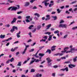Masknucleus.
I'll return each mask as SVG.
<instances>
[{
    "mask_svg": "<svg viewBox=\"0 0 77 77\" xmlns=\"http://www.w3.org/2000/svg\"><path fill=\"white\" fill-rule=\"evenodd\" d=\"M17 7L18 8H17L16 7H11L8 8V11H10L11 9V11H16L17 9H20V5H17Z\"/></svg>",
    "mask_w": 77,
    "mask_h": 77,
    "instance_id": "nucleus-1",
    "label": "nucleus"
},
{
    "mask_svg": "<svg viewBox=\"0 0 77 77\" xmlns=\"http://www.w3.org/2000/svg\"><path fill=\"white\" fill-rule=\"evenodd\" d=\"M46 60H47L48 65L49 66H51L52 63H50L52 62V60L50 59V58L48 57L46 58Z\"/></svg>",
    "mask_w": 77,
    "mask_h": 77,
    "instance_id": "nucleus-2",
    "label": "nucleus"
},
{
    "mask_svg": "<svg viewBox=\"0 0 77 77\" xmlns=\"http://www.w3.org/2000/svg\"><path fill=\"white\" fill-rule=\"evenodd\" d=\"M59 27H62V28H66L67 25L66 24H60L59 26Z\"/></svg>",
    "mask_w": 77,
    "mask_h": 77,
    "instance_id": "nucleus-3",
    "label": "nucleus"
},
{
    "mask_svg": "<svg viewBox=\"0 0 77 77\" xmlns=\"http://www.w3.org/2000/svg\"><path fill=\"white\" fill-rule=\"evenodd\" d=\"M17 18L16 17H14L12 21L11 22V24H14L16 22V21H17Z\"/></svg>",
    "mask_w": 77,
    "mask_h": 77,
    "instance_id": "nucleus-4",
    "label": "nucleus"
},
{
    "mask_svg": "<svg viewBox=\"0 0 77 77\" xmlns=\"http://www.w3.org/2000/svg\"><path fill=\"white\" fill-rule=\"evenodd\" d=\"M52 36H54V34H52V35H49V38L48 39V41H50L52 39Z\"/></svg>",
    "mask_w": 77,
    "mask_h": 77,
    "instance_id": "nucleus-5",
    "label": "nucleus"
},
{
    "mask_svg": "<svg viewBox=\"0 0 77 77\" xmlns=\"http://www.w3.org/2000/svg\"><path fill=\"white\" fill-rule=\"evenodd\" d=\"M46 17L47 18L45 19V21H47V20H50V15H46Z\"/></svg>",
    "mask_w": 77,
    "mask_h": 77,
    "instance_id": "nucleus-6",
    "label": "nucleus"
},
{
    "mask_svg": "<svg viewBox=\"0 0 77 77\" xmlns=\"http://www.w3.org/2000/svg\"><path fill=\"white\" fill-rule=\"evenodd\" d=\"M56 48V46H53L51 47V50L52 51H54V50H56V48Z\"/></svg>",
    "mask_w": 77,
    "mask_h": 77,
    "instance_id": "nucleus-7",
    "label": "nucleus"
},
{
    "mask_svg": "<svg viewBox=\"0 0 77 77\" xmlns=\"http://www.w3.org/2000/svg\"><path fill=\"white\" fill-rule=\"evenodd\" d=\"M69 48H68V47H66L64 49V51H61V53H65V52L66 53V49H68Z\"/></svg>",
    "mask_w": 77,
    "mask_h": 77,
    "instance_id": "nucleus-8",
    "label": "nucleus"
},
{
    "mask_svg": "<svg viewBox=\"0 0 77 77\" xmlns=\"http://www.w3.org/2000/svg\"><path fill=\"white\" fill-rule=\"evenodd\" d=\"M48 1H49V0H46L44 1L45 6H47V5H49V3H47Z\"/></svg>",
    "mask_w": 77,
    "mask_h": 77,
    "instance_id": "nucleus-9",
    "label": "nucleus"
},
{
    "mask_svg": "<svg viewBox=\"0 0 77 77\" xmlns=\"http://www.w3.org/2000/svg\"><path fill=\"white\" fill-rule=\"evenodd\" d=\"M21 33V32L19 31V32L17 34V38H20V37H21V36L20 35Z\"/></svg>",
    "mask_w": 77,
    "mask_h": 77,
    "instance_id": "nucleus-10",
    "label": "nucleus"
},
{
    "mask_svg": "<svg viewBox=\"0 0 77 77\" xmlns=\"http://www.w3.org/2000/svg\"><path fill=\"white\" fill-rule=\"evenodd\" d=\"M30 5V2H26L25 3V4L24 5V6L27 7V6H28Z\"/></svg>",
    "mask_w": 77,
    "mask_h": 77,
    "instance_id": "nucleus-11",
    "label": "nucleus"
},
{
    "mask_svg": "<svg viewBox=\"0 0 77 77\" xmlns=\"http://www.w3.org/2000/svg\"><path fill=\"white\" fill-rule=\"evenodd\" d=\"M75 66L73 64H70L69 65V67L70 68H72V67H75Z\"/></svg>",
    "mask_w": 77,
    "mask_h": 77,
    "instance_id": "nucleus-12",
    "label": "nucleus"
},
{
    "mask_svg": "<svg viewBox=\"0 0 77 77\" xmlns=\"http://www.w3.org/2000/svg\"><path fill=\"white\" fill-rule=\"evenodd\" d=\"M36 77H42V74H39V73L37 74L36 75Z\"/></svg>",
    "mask_w": 77,
    "mask_h": 77,
    "instance_id": "nucleus-13",
    "label": "nucleus"
},
{
    "mask_svg": "<svg viewBox=\"0 0 77 77\" xmlns=\"http://www.w3.org/2000/svg\"><path fill=\"white\" fill-rule=\"evenodd\" d=\"M21 62H19L17 64V66H21Z\"/></svg>",
    "mask_w": 77,
    "mask_h": 77,
    "instance_id": "nucleus-14",
    "label": "nucleus"
},
{
    "mask_svg": "<svg viewBox=\"0 0 77 77\" xmlns=\"http://www.w3.org/2000/svg\"><path fill=\"white\" fill-rule=\"evenodd\" d=\"M12 29H13L14 30H15H15H18V27L17 26H14L13 27H12Z\"/></svg>",
    "mask_w": 77,
    "mask_h": 77,
    "instance_id": "nucleus-15",
    "label": "nucleus"
},
{
    "mask_svg": "<svg viewBox=\"0 0 77 77\" xmlns=\"http://www.w3.org/2000/svg\"><path fill=\"white\" fill-rule=\"evenodd\" d=\"M38 55L39 56H41V57H43V56L45 55V54L40 53Z\"/></svg>",
    "mask_w": 77,
    "mask_h": 77,
    "instance_id": "nucleus-16",
    "label": "nucleus"
},
{
    "mask_svg": "<svg viewBox=\"0 0 77 77\" xmlns=\"http://www.w3.org/2000/svg\"><path fill=\"white\" fill-rule=\"evenodd\" d=\"M8 2H9L10 3H13L14 2V1H12L11 0H7Z\"/></svg>",
    "mask_w": 77,
    "mask_h": 77,
    "instance_id": "nucleus-17",
    "label": "nucleus"
},
{
    "mask_svg": "<svg viewBox=\"0 0 77 77\" xmlns=\"http://www.w3.org/2000/svg\"><path fill=\"white\" fill-rule=\"evenodd\" d=\"M51 24H49L48 25L46 26L47 27V28L46 29H49V28H50V27H51Z\"/></svg>",
    "mask_w": 77,
    "mask_h": 77,
    "instance_id": "nucleus-18",
    "label": "nucleus"
},
{
    "mask_svg": "<svg viewBox=\"0 0 77 77\" xmlns=\"http://www.w3.org/2000/svg\"><path fill=\"white\" fill-rule=\"evenodd\" d=\"M34 15L37 16V17H40V15H39V14L37 13L34 14Z\"/></svg>",
    "mask_w": 77,
    "mask_h": 77,
    "instance_id": "nucleus-19",
    "label": "nucleus"
},
{
    "mask_svg": "<svg viewBox=\"0 0 77 77\" xmlns=\"http://www.w3.org/2000/svg\"><path fill=\"white\" fill-rule=\"evenodd\" d=\"M52 18H54V20H56L57 19V17L56 16H52Z\"/></svg>",
    "mask_w": 77,
    "mask_h": 77,
    "instance_id": "nucleus-20",
    "label": "nucleus"
},
{
    "mask_svg": "<svg viewBox=\"0 0 77 77\" xmlns=\"http://www.w3.org/2000/svg\"><path fill=\"white\" fill-rule=\"evenodd\" d=\"M35 60H36V59H35L34 60H31L30 63L29 64V65H31V64H32L33 63H34V62H35Z\"/></svg>",
    "mask_w": 77,
    "mask_h": 77,
    "instance_id": "nucleus-21",
    "label": "nucleus"
},
{
    "mask_svg": "<svg viewBox=\"0 0 77 77\" xmlns=\"http://www.w3.org/2000/svg\"><path fill=\"white\" fill-rule=\"evenodd\" d=\"M0 38H5V35H1L0 36Z\"/></svg>",
    "mask_w": 77,
    "mask_h": 77,
    "instance_id": "nucleus-22",
    "label": "nucleus"
},
{
    "mask_svg": "<svg viewBox=\"0 0 77 77\" xmlns=\"http://www.w3.org/2000/svg\"><path fill=\"white\" fill-rule=\"evenodd\" d=\"M64 71H66V72H68V71H69L68 67H66L64 69Z\"/></svg>",
    "mask_w": 77,
    "mask_h": 77,
    "instance_id": "nucleus-23",
    "label": "nucleus"
},
{
    "mask_svg": "<svg viewBox=\"0 0 77 77\" xmlns=\"http://www.w3.org/2000/svg\"><path fill=\"white\" fill-rule=\"evenodd\" d=\"M45 34H46V35H51V32H47L45 33Z\"/></svg>",
    "mask_w": 77,
    "mask_h": 77,
    "instance_id": "nucleus-24",
    "label": "nucleus"
},
{
    "mask_svg": "<svg viewBox=\"0 0 77 77\" xmlns=\"http://www.w3.org/2000/svg\"><path fill=\"white\" fill-rule=\"evenodd\" d=\"M70 51H71V53H73L72 51H75V48H72L70 49Z\"/></svg>",
    "mask_w": 77,
    "mask_h": 77,
    "instance_id": "nucleus-25",
    "label": "nucleus"
},
{
    "mask_svg": "<svg viewBox=\"0 0 77 77\" xmlns=\"http://www.w3.org/2000/svg\"><path fill=\"white\" fill-rule=\"evenodd\" d=\"M48 52L49 54H50L51 53V51H50V50L48 49L46 51V53H48Z\"/></svg>",
    "mask_w": 77,
    "mask_h": 77,
    "instance_id": "nucleus-26",
    "label": "nucleus"
},
{
    "mask_svg": "<svg viewBox=\"0 0 77 77\" xmlns=\"http://www.w3.org/2000/svg\"><path fill=\"white\" fill-rule=\"evenodd\" d=\"M34 27V26L33 25H32L29 26L28 28L29 29H32V27Z\"/></svg>",
    "mask_w": 77,
    "mask_h": 77,
    "instance_id": "nucleus-27",
    "label": "nucleus"
},
{
    "mask_svg": "<svg viewBox=\"0 0 77 77\" xmlns=\"http://www.w3.org/2000/svg\"><path fill=\"white\" fill-rule=\"evenodd\" d=\"M41 28V25H39L37 26V29L38 30H39Z\"/></svg>",
    "mask_w": 77,
    "mask_h": 77,
    "instance_id": "nucleus-28",
    "label": "nucleus"
},
{
    "mask_svg": "<svg viewBox=\"0 0 77 77\" xmlns=\"http://www.w3.org/2000/svg\"><path fill=\"white\" fill-rule=\"evenodd\" d=\"M39 61H41V60H39V59H37L36 60L35 59V62L37 63V62H39Z\"/></svg>",
    "mask_w": 77,
    "mask_h": 77,
    "instance_id": "nucleus-29",
    "label": "nucleus"
},
{
    "mask_svg": "<svg viewBox=\"0 0 77 77\" xmlns=\"http://www.w3.org/2000/svg\"><path fill=\"white\" fill-rule=\"evenodd\" d=\"M65 22V21L63 20H61L60 21V23L61 24L62 23H63Z\"/></svg>",
    "mask_w": 77,
    "mask_h": 77,
    "instance_id": "nucleus-30",
    "label": "nucleus"
},
{
    "mask_svg": "<svg viewBox=\"0 0 77 77\" xmlns=\"http://www.w3.org/2000/svg\"><path fill=\"white\" fill-rule=\"evenodd\" d=\"M35 71V70H34V69H32L31 70V72H34Z\"/></svg>",
    "mask_w": 77,
    "mask_h": 77,
    "instance_id": "nucleus-31",
    "label": "nucleus"
},
{
    "mask_svg": "<svg viewBox=\"0 0 77 77\" xmlns=\"http://www.w3.org/2000/svg\"><path fill=\"white\" fill-rule=\"evenodd\" d=\"M26 50H27L26 49H24V51L22 52L23 54H25V53H26Z\"/></svg>",
    "mask_w": 77,
    "mask_h": 77,
    "instance_id": "nucleus-32",
    "label": "nucleus"
},
{
    "mask_svg": "<svg viewBox=\"0 0 77 77\" xmlns=\"http://www.w3.org/2000/svg\"><path fill=\"white\" fill-rule=\"evenodd\" d=\"M35 0H31L30 1V3H33L34 2H35Z\"/></svg>",
    "mask_w": 77,
    "mask_h": 77,
    "instance_id": "nucleus-33",
    "label": "nucleus"
},
{
    "mask_svg": "<svg viewBox=\"0 0 77 77\" xmlns=\"http://www.w3.org/2000/svg\"><path fill=\"white\" fill-rule=\"evenodd\" d=\"M17 19L21 20L22 18V17L21 16H18L17 18Z\"/></svg>",
    "mask_w": 77,
    "mask_h": 77,
    "instance_id": "nucleus-34",
    "label": "nucleus"
},
{
    "mask_svg": "<svg viewBox=\"0 0 77 77\" xmlns=\"http://www.w3.org/2000/svg\"><path fill=\"white\" fill-rule=\"evenodd\" d=\"M5 27H10V25L9 24H8L7 25H6L5 26Z\"/></svg>",
    "mask_w": 77,
    "mask_h": 77,
    "instance_id": "nucleus-35",
    "label": "nucleus"
},
{
    "mask_svg": "<svg viewBox=\"0 0 77 77\" xmlns=\"http://www.w3.org/2000/svg\"><path fill=\"white\" fill-rule=\"evenodd\" d=\"M14 59L13 57L10 60V61L11 62H14Z\"/></svg>",
    "mask_w": 77,
    "mask_h": 77,
    "instance_id": "nucleus-36",
    "label": "nucleus"
},
{
    "mask_svg": "<svg viewBox=\"0 0 77 77\" xmlns=\"http://www.w3.org/2000/svg\"><path fill=\"white\" fill-rule=\"evenodd\" d=\"M77 29V26H75L73 27L72 28V30H75V29Z\"/></svg>",
    "mask_w": 77,
    "mask_h": 77,
    "instance_id": "nucleus-37",
    "label": "nucleus"
},
{
    "mask_svg": "<svg viewBox=\"0 0 77 77\" xmlns=\"http://www.w3.org/2000/svg\"><path fill=\"white\" fill-rule=\"evenodd\" d=\"M35 49H32L31 50L29 51V52H33Z\"/></svg>",
    "mask_w": 77,
    "mask_h": 77,
    "instance_id": "nucleus-38",
    "label": "nucleus"
},
{
    "mask_svg": "<svg viewBox=\"0 0 77 77\" xmlns=\"http://www.w3.org/2000/svg\"><path fill=\"white\" fill-rule=\"evenodd\" d=\"M59 31H58V30L55 31L54 32V33L55 34H56V33H59Z\"/></svg>",
    "mask_w": 77,
    "mask_h": 77,
    "instance_id": "nucleus-39",
    "label": "nucleus"
},
{
    "mask_svg": "<svg viewBox=\"0 0 77 77\" xmlns=\"http://www.w3.org/2000/svg\"><path fill=\"white\" fill-rule=\"evenodd\" d=\"M42 41L43 42H45L46 41V40L45 39H42L41 40H40V42H42Z\"/></svg>",
    "mask_w": 77,
    "mask_h": 77,
    "instance_id": "nucleus-40",
    "label": "nucleus"
},
{
    "mask_svg": "<svg viewBox=\"0 0 77 77\" xmlns=\"http://www.w3.org/2000/svg\"><path fill=\"white\" fill-rule=\"evenodd\" d=\"M25 21L26 23H29L30 22V20L29 19H26Z\"/></svg>",
    "mask_w": 77,
    "mask_h": 77,
    "instance_id": "nucleus-41",
    "label": "nucleus"
},
{
    "mask_svg": "<svg viewBox=\"0 0 77 77\" xmlns=\"http://www.w3.org/2000/svg\"><path fill=\"white\" fill-rule=\"evenodd\" d=\"M57 11L58 13H60V11L59 9H57Z\"/></svg>",
    "mask_w": 77,
    "mask_h": 77,
    "instance_id": "nucleus-42",
    "label": "nucleus"
},
{
    "mask_svg": "<svg viewBox=\"0 0 77 77\" xmlns=\"http://www.w3.org/2000/svg\"><path fill=\"white\" fill-rule=\"evenodd\" d=\"M22 12H23V11H20L17 12V14H21V13H22Z\"/></svg>",
    "mask_w": 77,
    "mask_h": 77,
    "instance_id": "nucleus-43",
    "label": "nucleus"
},
{
    "mask_svg": "<svg viewBox=\"0 0 77 77\" xmlns=\"http://www.w3.org/2000/svg\"><path fill=\"white\" fill-rule=\"evenodd\" d=\"M14 31H15V29H11L10 30V32H11V33H13V32H14Z\"/></svg>",
    "mask_w": 77,
    "mask_h": 77,
    "instance_id": "nucleus-44",
    "label": "nucleus"
},
{
    "mask_svg": "<svg viewBox=\"0 0 77 77\" xmlns=\"http://www.w3.org/2000/svg\"><path fill=\"white\" fill-rule=\"evenodd\" d=\"M30 18V16H28L26 17V19H29Z\"/></svg>",
    "mask_w": 77,
    "mask_h": 77,
    "instance_id": "nucleus-45",
    "label": "nucleus"
},
{
    "mask_svg": "<svg viewBox=\"0 0 77 77\" xmlns=\"http://www.w3.org/2000/svg\"><path fill=\"white\" fill-rule=\"evenodd\" d=\"M54 5H53V4H51L49 5V7L50 8V7H51L52 6H53Z\"/></svg>",
    "mask_w": 77,
    "mask_h": 77,
    "instance_id": "nucleus-46",
    "label": "nucleus"
},
{
    "mask_svg": "<svg viewBox=\"0 0 77 77\" xmlns=\"http://www.w3.org/2000/svg\"><path fill=\"white\" fill-rule=\"evenodd\" d=\"M12 40V37H10L8 39H7V40L8 41H10V40Z\"/></svg>",
    "mask_w": 77,
    "mask_h": 77,
    "instance_id": "nucleus-47",
    "label": "nucleus"
},
{
    "mask_svg": "<svg viewBox=\"0 0 77 77\" xmlns=\"http://www.w3.org/2000/svg\"><path fill=\"white\" fill-rule=\"evenodd\" d=\"M76 61H77V59H76V57L75 58H73V61L75 62Z\"/></svg>",
    "mask_w": 77,
    "mask_h": 77,
    "instance_id": "nucleus-48",
    "label": "nucleus"
},
{
    "mask_svg": "<svg viewBox=\"0 0 77 77\" xmlns=\"http://www.w3.org/2000/svg\"><path fill=\"white\" fill-rule=\"evenodd\" d=\"M9 62H10V60H8L6 62V64H8L9 63Z\"/></svg>",
    "mask_w": 77,
    "mask_h": 77,
    "instance_id": "nucleus-49",
    "label": "nucleus"
},
{
    "mask_svg": "<svg viewBox=\"0 0 77 77\" xmlns=\"http://www.w3.org/2000/svg\"><path fill=\"white\" fill-rule=\"evenodd\" d=\"M29 47V45H26L25 49H26V50H27V48H28V47Z\"/></svg>",
    "mask_w": 77,
    "mask_h": 77,
    "instance_id": "nucleus-50",
    "label": "nucleus"
},
{
    "mask_svg": "<svg viewBox=\"0 0 77 77\" xmlns=\"http://www.w3.org/2000/svg\"><path fill=\"white\" fill-rule=\"evenodd\" d=\"M47 36H45L44 37H43V38H44V39H45V40H46V39H47Z\"/></svg>",
    "mask_w": 77,
    "mask_h": 77,
    "instance_id": "nucleus-51",
    "label": "nucleus"
},
{
    "mask_svg": "<svg viewBox=\"0 0 77 77\" xmlns=\"http://www.w3.org/2000/svg\"><path fill=\"white\" fill-rule=\"evenodd\" d=\"M76 2H77V1H75L72 2L71 3V4H74V3H75Z\"/></svg>",
    "mask_w": 77,
    "mask_h": 77,
    "instance_id": "nucleus-52",
    "label": "nucleus"
},
{
    "mask_svg": "<svg viewBox=\"0 0 77 77\" xmlns=\"http://www.w3.org/2000/svg\"><path fill=\"white\" fill-rule=\"evenodd\" d=\"M21 77H28V76H26V75H22Z\"/></svg>",
    "mask_w": 77,
    "mask_h": 77,
    "instance_id": "nucleus-53",
    "label": "nucleus"
},
{
    "mask_svg": "<svg viewBox=\"0 0 77 77\" xmlns=\"http://www.w3.org/2000/svg\"><path fill=\"white\" fill-rule=\"evenodd\" d=\"M65 63H71V62L70 61H68L65 62Z\"/></svg>",
    "mask_w": 77,
    "mask_h": 77,
    "instance_id": "nucleus-54",
    "label": "nucleus"
},
{
    "mask_svg": "<svg viewBox=\"0 0 77 77\" xmlns=\"http://www.w3.org/2000/svg\"><path fill=\"white\" fill-rule=\"evenodd\" d=\"M67 36H68V35H66L64 36L63 38H66V37H67Z\"/></svg>",
    "mask_w": 77,
    "mask_h": 77,
    "instance_id": "nucleus-55",
    "label": "nucleus"
},
{
    "mask_svg": "<svg viewBox=\"0 0 77 77\" xmlns=\"http://www.w3.org/2000/svg\"><path fill=\"white\" fill-rule=\"evenodd\" d=\"M6 41H8V40H2V42H6Z\"/></svg>",
    "mask_w": 77,
    "mask_h": 77,
    "instance_id": "nucleus-56",
    "label": "nucleus"
},
{
    "mask_svg": "<svg viewBox=\"0 0 77 77\" xmlns=\"http://www.w3.org/2000/svg\"><path fill=\"white\" fill-rule=\"evenodd\" d=\"M36 29H34L32 31V33H35V32H36Z\"/></svg>",
    "mask_w": 77,
    "mask_h": 77,
    "instance_id": "nucleus-57",
    "label": "nucleus"
},
{
    "mask_svg": "<svg viewBox=\"0 0 77 77\" xmlns=\"http://www.w3.org/2000/svg\"><path fill=\"white\" fill-rule=\"evenodd\" d=\"M36 44V42H34L33 44L31 45V46H34Z\"/></svg>",
    "mask_w": 77,
    "mask_h": 77,
    "instance_id": "nucleus-58",
    "label": "nucleus"
},
{
    "mask_svg": "<svg viewBox=\"0 0 77 77\" xmlns=\"http://www.w3.org/2000/svg\"><path fill=\"white\" fill-rule=\"evenodd\" d=\"M58 55H59V53H58L57 54H54V56H58Z\"/></svg>",
    "mask_w": 77,
    "mask_h": 77,
    "instance_id": "nucleus-59",
    "label": "nucleus"
},
{
    "mask_svg": "<svg viewBox=\"0 0 77 77\" xmlns=\"http://www.w3.org/2000/svg\"><path fill=\"white\" fill-rule=\"evenodd\" d=\"M33 9H37V7L36 6H34L32 8Z\"/></svg>",
    "mask_w": 77,
    "mask_h": 77,
    "instance_id": "nucleus-60",
    "label": "nucleus"
},
{
    "mask_svg": "<svg viewBox=\"0 0 77 77\" xmlns=\"http://www.w3.org/2000/svg\"><path fill=\"white\" fill-rule=\"evenodd\" d=\"M32 42V40H31V39L28 40L27 41V42Z\"/></svg>",
    "mask_w": 77,
    "mask_h": 77,
    "instance_id": "nucleus-61",
    "label": "nucleus"
},
{
    "mask_svg": "<svg viewBox=\"0 0 77 77\" xmlns=\"http://www.w3.org/2000/svg\"><path fill=\"white\" fill-rule=\"evenodd\" d=\"M52 11V9H48V10L47 11L48 12H51Z\"/></svg>",
    "mask_w": 77,
    "mask_h": 77,
    "instance_id": "nucleus-62",
    "label": "nucleus"
},
{
    "mask_svg": "<svg viewBox=\"0 0 77 77\" xmlns=\"http://www.w3.org/2000/svg\"><path fill=\"white\" fill-rule=\"evenodd\" d=\"M59 75H60V76H63V75H64V74L63 73H62L60 74Z\"/></svg>",
    "mask_w": 77,
    "mask_h": 77,
    "instance_id": "nucleus-63",
    "label": "nucleus"
},
{
    "mask_svg": "<svg viewBox=\"0 0 77 77\" xmlns=\"http://www.w3.org/2000/svg\"><path fill=\"white\" fill-rule=\"evenodd\" d=\"M51 4H53L54 5V2H53V1H51L50 2Z\"/></svg>",
    "mask_w": 77,
    "mask_h": 77,
    "instance_id": "nucleus-64",
    "label": "nucleus"
}]
</instances>
